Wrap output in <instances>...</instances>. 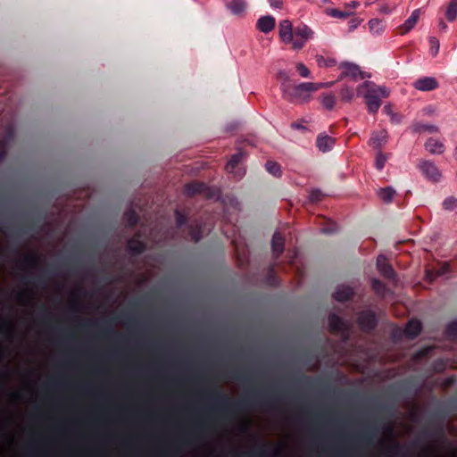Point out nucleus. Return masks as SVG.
<instances>
[{
	"label": "nucleus",
	"mask_w": 457,
	"mask_h": 457,
	"mask_svg": "<svg viewBox=\"0 0 457 457\" xmlns=\"http://www.w3.org/2000/svg\"><path fill=\"white\" fill-rule=\"evenodd\" d=\"M280 394L274 391H251L241 399L230 402L228 396L217 388L208 391V397L212 405V413L219 420H227L255 406L274 407L280 403Z\"/></svg>",
	"instance_id": "obj_1"
},
{
	"label": "nucleus",
	"mask_w": 457,
	"mask_h": 457,
	"mask_svg": "<svg viewBox=\"0 0 457 457\" xmlns=\"http://www.w3.org/2000/svg\"><path fill=\"white\" fill-rule=\"evenodd\" d=\"M331 83H312L302 82L298 85L282 83L281 88L283 97L289 102L305 100L309 97V93L317 91L323 87H328Z\"/></svg>",
	"instance_id": "obj_2"
},
{
	"label": "nucleus",
	"mask_w": 457,
	"mask_h": 457,
	"mask_svg": "<svg viewBox=\"0 0 457 457\" xmlns=\"http://www.w3.org/2000/svg\"><path fill=\"white\" fill-rule=\"evenodd\" d=\"M417 168L428 180L433 183L438 182L441 179L439 169L431 161L420 159L417 162Z\"/></svg>",
	"instance_id": "obj_3"
},
{
	"label": "nucleus",
	"mask_w": 457,
	"mask_h": 457,
	"mask_svg": "<svg viewBox=\"0 0 457 457\" xmlns=\"http://www.w3.org/2000/svg\"><path fill=\"white\" fill-rule=\"evenodd\" d=\"M313 31L305 24H300L294 29V41L292 47L295 50L302 49L306 41L312 38Z\"/></svg>",
	"instance_id": "obj_4"
},
{
	"label": "nucleus",
	"mask_w": 457,
	"mask_h": 457,
	"mask_svg": "<svg viewBox=\"0 0 457 457\" xmlns=\"http://www.w3.org/2000/svg\"><path fill=\"white\" fill-rule=\"evenodd\" d=\"M357 324L363 332H371L378 326L376 313L372 310L361 312L357 317Z\"/></svg>",
	"instance_id": "obj_5"
},
{
	"label": "nucleus",
	"mask_w": 457,
	"mask_h": 457,
	"mask_svg": "<svg viewBox=\"0 0 457 457\" xmlns=\"http://www.w3.org/2000/svg\"><path fill=\"white\" fill-rule=\"evenodd\" d=\"M328 320V328L332 334L345 336L347 338L349 327L341 317L335 313H330Z\"/></svg>",
	"instance_id": "obj_6"
},
{
	"label": "nucleus",
	"mask_w": 457,
	"mask_h": 457,
	"mask_svg": "<svg viewBox=\"0 0 457 457\" xmlns=\"http://www.w3.org/2000/svg\"><path fill=\"white\" fill-rule=\"evenodd\" d=\"M184 194L190 197L197 195H203L207 198H211L212 196L211 188L205 183L200 181L187 183L185 186Z\"/></svg>",
	"instance_id": "obj_7"
},
{
	"label": "nucleus",
	"mask_w": 457,
	"mask_h": 457,
	"mask_svg": "<svg viewBox=\"0 0 457 457\" xmlns=\"http://www.w3.org/2000/svg\"><path fill=\"white\" fill-rule=\"evenodd\" d=\"M297 384L302 386L313 389L327 390L330 388V385L328 382H324L320 378H315L304 374L301 375L297 378Z\"/></svg>",
	"instance_id": "obj_8"
},
{
	"label": "nucleus",
	"mask_w": 457,
	"mask_h": 457,
	"mask_svg": "<svg viewBox=\"0 0 457 457\" xmlns=\"http://www.w3.org/2000/svg\"><path fill=\"white\" fill-rule=\"evenodd\" d=\"M142 234L140 231L135 233L134 237L127 242V251L133 256L139 255L146 250V243L141 240Z\"/></svg>",
	"instance_id": "obj_9"
},
{
	"label": "nucleus",
	"mask_w": 457,
	"mask_h": 457,
	"mask_svg": "<svg viewBox=\"0 0 457 457\" xmlns=\"http://www.w3.org/2000/svg\"><path fill=\"white\" fill-rule=\"evenodd\" d=\"M378 428L375 426L369 427L361 433L356 436L355 441L360 445L370 446L374 443Z\"/></svg>",
	"instance_id": "obj_10"
},
{
	"label": "nucleus",
	"mask_w": 457,
	"mask_h": 457,
	"mask_svg": "<svg viewBox=\"0 0 457 457\" xmlns=\"http://www.w3.org/2000/svg\"><path fill=\"white\" fill-rule=\"evenodd\" d=\"M368 91L364 95L365 102L367 104V108L369 112L377 113L380 105L381 101L377 95V90L367 88Z\"/></svg>",
	"instance_id": "obj_11"
},
{
	"label": "nucleus",
	"mask_w": 457,
	"mask_h": 457,
	"mask_svg": "<svg viewBox=\"0 0 457 457\" xmlns=\"http://www.w3.org/2000/svg\"><path fill=\"white\" fill-rule=\"evenodd\" d=\"M81 327L83 328H89L91 327H96L106 337L116 335V332L112 327V323L109 320H104L102 322L88 321V322L82 324Z\"/></svg>",
	"instance_id": "obj_12"
},
{
	"label": "nucleus",
	"mask_w": 457,
	"mask_h": 457,
	"mask_svg": "<svg viewBox=\"0 0 457 457\" xmlns=\"http://www.w3.org/2000/svg\"><path fill=\"white\" fill-rule=\"evenodd\" d=\"M413 87L420 91H432L436 89L439 84L433 77H423L415 80Z\"/></svg>",
	"instance_id": "obj_13"
},
{
	"label": "nucleus",
	"mask_w": 457,
	"mask_h": 457,
	"mask_svg": "<svg viewBox=\"0 0 457 457\" xmlns=\"http://www.w3.org/2000/svg\"><path fill=\"white\" fill-rule=\"evenodd\" d=\"M279 37L287 44H292L294 41V29L288 20L281 21L279 23Z\"/></svg>",
	"instance_id": "obj_14"
},
{
	"label": "nucleus",
	"mask_w": 457,
	"mask_h": 457,
	"mask_svg": "<svg viewBox=\"0 0 457 457\" xmlns=\"http://www.w3.org/2000/svg\"><path fill=\"white\" fill-rule=\"evenodd\" d=\"M420 9L414 10L411 12V16L404 21V23H403L402 25H400L397 28L398 33L400 35H405L406 33L411 31L417 24L419 18H420Z\"/></svg>",
	"instance_id": "obj_15"
},
{
	"label": "nucleus",
	"mask_w": 457,
	"mask_h": 457,
	"mask_svg": "<svg viewBox=\"0 0 457 457\" xmlns=\"http://www.w3.org/2000/svg\"><path fill=\"white\" fill-rule=\"evenodd\" d=\"M354 295L353 289L349 286L340 285L333 294L336 301L345 303L349 301Z\"/></svg>",
	"instance_id": "obj_16"
},
{
	"label": "nucleus",
	"mask_w": 457,
	"mask_h": 457,
	"mask_svg": "<svg viewBox=\"0 0 457 457\" xmlns=\"http://www.w3.org/2000/svg\"><path fill=\"white\" fill-rule=\"evenodd\" d=\"M377 267L380 274L387 279H395V272L393 267L386 262V260L383 256H378L377 260Z\"/></svg>",
	"instance_id": "obj_17"
},
{
	"label": "nucleus",
	"mask_w": 457,
	"mask_h": 457,
	"mask_svg": "<svg viewBox=\"0 0 457 457\" xmlns=\"http://www.w3.org/2000/svg\"><path fill=\"white\" fill-rule=\"evenodd\" d=\"M421 329V322L418 320L413 319L407 323L403 333L408 339L412 340L415 339L420 334Z\"/></svg>",
	"instance_id": "obj_18"
},
{
	"label": "nucleus",
	"mask_w": 457,
	"mask_h": 457,
	"mask_svg": "<svg viewBox=\"0 0 457 457\" xmlns=\"http://www.w3.org/2000/svg\"><path fill=\"white\" fill-rule=\"evenodd\" d=\"M275 25H276L275 18L270 15H266V16L261 17L257 21L256 28L263 33H269L274 29Z\"/></svg>",
	"instance_id": "obj_19"
},
{
	"label": "nucleus",
	"mask_w": 457,
	"mask_h": 457,
	"mask_svg": "<svg viewBox=\"0 0 457 457\" xmlns=\"http://www.w3.org/2000/svg\"><path fill=\"white\" fill-rule=\"evenodd\" d=\"M271 248L275 259H278L285 249V238L279 232H275L271 240Z\"/></svg>",
	"instance_id": "obj_20"
},
{
	"label": "nucleus",
	"mask_w": 457,
	"mask_h": 457,
	"mask_svg": "<svg viewBox=\"0 0 457 457\" xmlns=\"http://www.w3.org/2000/svg\"><path fill=\"white\" fill-rule=\"evenodd\" d=\"M335 144V139L324 133L317 137L316 145L320 151L326 153L332 149Z\"/></svg>",
	"instance_id": "obj_21"
},
{
	"label": "nucleus",
	"mask_w": 457,
	"mask_h": 457,
	"mask_svg": "<svg viewBox=\"0 0 457 457\" xmlns=\"http://www.w3.org/2000/svg\"><path fill=\"white\" fill-rule=\"evenodd\" d=\"M342 70L340 77H351L353 80L357 79L360 73V67L352 62H343L340 64Z\"/></svg>",
	"instance_id": "obj_22"
},
{
	"label": "nucleus",
	"mask_w": 457,
	"mask_h": 457,
	"mask_svg": "<svg viewBox=\"0 0 457 457\" xmlns=\"http://www.w3.org/2000/svg\"><path fill=\"white\" fill-rule=\"evenodd\" d=\"M387 139V132L384 129L378 132H373L371 137L370 138L369 144L374 149H380L386 143Z\"/></svg>",
	"instance_id": "obj_23"
},
{
	"label": "nucleus",
	"mask_w": 457,
	"mask_h": 457,
	"mask_svg": "<svg viewBox=\"0 0 457 457\" xmlns=\"http://www.w3.org/2000/svg\"><path fill=\"white\" fill-rule=\"evenodd\" d=\"M424 146L425 149L431 154H441L445 152V145L434 137H429L426 141Z\"/></svg>",
	"instance_id": "obj_24"
},
{
	"label": "nucleus",
	"mask_w": 457,
	"mask_h": 457,
	"mask_svg": "<svg viewBox=\"0 0 457 457\" xmlns=\"http://www.w3.org/2000/svg\"><path fill=\"white\" fill-rule=\"evenodd\" d=\"M227 9L234 15H239L245 9V0H223Z\"/></svg>",
	"instance_id": "obj_25"
},
{
	"label": "nucleus",
	"mask_w": 457,
	"mask_h": 457,
	"mask_svg": "<svg viewBox=\"0 0 457 457\" xmlns=\"http://www.w3.org/2000/svg\"><path fill=\"white\" fill-rule=\"evenodd\" d=\"M410 129L411 130V132L413 133H423L425 131H428V133H437L438 132V128L435 125H431V124H424V123H421V122H413L411 127H410Z\"/></svg>",
	"instance_id": "obj_26"
},
{
	"label": "nucleus",
	"mask_w": 457,
	"mask_h": 457,
	"mask_svg": "<svg viewBox=\"0 0 457 457\" xmlns=\"http://www.w3.org/2000/svg\"><path fill=\"white\" fill-rule=\"evenodd\" d=\"M272 454L271 448L267 444H262L258 448L248 453L247 455H240V457H268Z\"/></svg>",
	"instance_id": "obj_27"
},
{
	"label": "nucleus",
	"mask_w": 457,
	"mask_h": 457,
	"mask_svg": "<svg viewBox=\"0 0 457 457\" xmlns=\"http://www.w3.org/2000/svg\"><path fill=\"white\" fill-rule=\"evenodd\" d=\"M361 88H370L377 90V95L382 97H387L389 96L388 89L384 86H376L372 81H364L361 85L358 87V89Z\"/></svg>",
	"instance_id": "obj_28"
},
{
	"label": "nucleus",
	"mask_w": 457,
	"mask_h": 457,
	"mask_svg": "<svg viewBox=\"0 0 457 457\" xmlns=\"http://www.w3.org/2000/svg\"><path fill=\"white\" fill-rule=\"evenodd\" d=\"M450 271V267L447 263H445L441 268L438 270H426V278L432 282L436 278L443 276Z\"/></svg>",
	"instance_id": "obj_29"
},
{
	"label": "nucleus",
	"mask_w": 457,
	"mask_h": 457,
	"mask_svg": "<svg viewBox=\"0 0 457 457\" xmlns=\"http://www.w3.org/2000/svg\"><path fill=\"white\" fill-rule=\"evenodd\" d=\"M124 220L126 226L131 228L137 224L139 216L135 210L129 209L124 212Z\"/></svg>",
	"instance_id": "obj_30"
},
{
	"label": "nucleus",
	"mask_w": 457,
	"mask_h": 457,
	"mask_svg": "<svg viewBox=\"0 0 457 457\" xmlns=\"http://www.w3.org/2000/svg\"><path fill=\"white\" fill-rule=\"evenodd\" d=\"M395 195V190L392 187H386L378 191V196L386 204L391 203Z\"/></svg>",
	"instance_id": "obj_31"
},
{
	"label": "nucleus",
	"mask_w": 457,
	"mask_h": 457,
	"mask_svg": "<svg viewBox=\"0 0 457 457\" xmlns=\"http://www.w3.org/2000/svg\"><path fill=\"white\" fill-rule=\"evenodd\" d=\"M445 18L448 21H454L457 18V0H451L445 10Z\"/></svg>",
	"instance_id": "obj_32"
},
{
	"label": "nucleus",
	"mask_w": 457,
	"mask_h": 457,
	"mask_svg": "<svg viewBox=\"0 0 457 457\" xmlns=\"http://www.w3.org/2000/svg\"><path fill=\"white\" fill-rule=\"evenodd\" d=\"M244 154L242 152L236 153L230 158L226 165V170L228 172H232L235 168L238 165L243 158Z\"/></svg>",
	"instance_id": "obj_33"
},
{
	"label": "nucleus",
	"mask_w": 457,
	"mask_h": 457,
	"mask_svg": "<svg viewBox=\"0 0 457 457\" xmlns=\"http://www.w3.org/2000/svg\"><path fill=\"white\" fill-rule=\"evenodd\" d=\"M387 453L392 457H404L403 446L395 442L387 448Z\"/></svg>",
	"instance_id": "obj_34"
},
{
	"label": "nucleus",
	"mask_w": 457,
	"mask_h": 457,
	"mask_svg": "<svg viewBox=\"0 0 457 457\" xmlns=\"http://www.w3.org/2000/svg\"><path fill=\"white\" fill-rule=\"evenodd\" d=\"M322 220H324V225H323V227L320 228L321 233L327 234V235H331V234H334L335 232H337V225L334 221H332L330 220H326L324 218H322Z\"/></svg>",
	"instance_id": "obj_35"
},
{
	"label": "nucleus",
	"mask_w": 457,
	"mask_h": 457,
	"mask_svg": "<svg viewBox=\"0 0 457 457\" xmlns=\"http://www.w3.org/2000/svg\"><path fill=\"white\" fill-rule=\"evenodd\" d=\"M445 335L449 340L457 338V320L452 321L446 326Z\"/></svg>",
	"instance_id": "obj_36"
},
{
	"label": "nucleus",
	"mask_w": 457,
	"mask_h": 457,
	"mask_svg": "<svg viewBox=\"0 0 457 457\" xmlns=\"http://www.w3.org/2000/svg\"><path fill=\"white\" fill-rule=\"evenodd\" d=\"M369 27L371 33L378 35L384 30V24L378 19H372L369 21Z\"/></svg>",
	"instance_id": "obj_37"
},
{
	"label": "nucleus",
	"mask_w": 457,
	"mask_h": 457,
	"mask_svg": "<svg viewBox=\"0 0 457 457\" xmlns=\"http://www.w3.org/2000/svg\"><path fill=\"white\" fill-rule=\"evenodd\" d=\"M120 320L128 326L137 328L138 326L137 319L129 312H123L119 316Z\"/></svg>",
	"instance_id": "obj_38"
},
{
	"label": "nucleus",
	"mask_w": 457,
	"mask_h": 457,
	"mask_svg": "<svg viewBox=\"0 0 457 457\" xmlns=\"http://www.w3.org/2000/svg\"><path fill=\"white\" fill-rule=\"evenodd\" d=\"M55 273H56L55 268L54 266H49L44 274L37 276L36 278H33V281H31V282L37 286L45 285L46 284L45 275H54Z\"/></svg>",
	"instance_id": "obj_39"
},
{
	"label": "nucleus",
	"mask_w": 457,
	"mask_h": 457,
	"mask_svg": "<svg viewBox=\"0 0 457 457\" xmlns=\"http://www.w3.org/2000/svg\"><path fill=\"white\" fill-rule=\"evenodd\" d=\"M265 169L270 174H272L273 176H280V165L276 162L268 161L265 164Z\"/></svg>",
	"instance_id": "obj_40"
},
{
	"label": "nucleus",
	"mask_w": 457,
	"mask_h": 457,
	"mask_svg": "<svg viewBox=\"0 0 457 457\" xmlns=\"http://www.w3.org/2000/svg\"><path fill=\"white\" fill-rule=\"evenodd\" d=\"M22 262L29 267H37L39 264V256L36 253H29L23 257Z\"/></svg>",
	"instance_id": "obj_41"
},
{
	"label": "nucleus",
	"mask_w": 457,
	"mask_h": 457,
	"mask_svg": "<svg viewBox=\"0 0 457 457\" xmlns=\"http://www.w3.org/2000/svg\"><path fill=\"white\" fill-rule=\"evenodd\" d=\"M371 286H372V289L378 295H380V296L385 295L386 287L383 282H381L378 279H373Z\"/></svg>",
	"instance_id": "obj_42"
},
{
	"label": "nucleus",
	"mask_w": 457,
	"mask_h": 457,
	"mask_svg": "<svg viewBox=\"0 0 457 457\" xmlns=\"http://www.w3.org/2000/svg\"><path fill=\"white\" fill-rule=\"evenodd\" d=\"M341 100L344 102H350L353 97V89L350 87L345 86L339 92Z\"/></svg>",
	"instance_id": "obj_43"
},
{
	"label": "nucleus",
	"mask_w": 457,
	"mask_h": 457,
	"mask_svg": "<svg viewBox=\"0 0 457 457\" xmlns=\"http://www.w3.org/2000/svg\"><path fill=\"white\" fill-rule=\"evenodd\" d=\"M335 96L331 94L322 96L321 104L327 110H332L335 106Z\"/></svg>",
	"instance_id": "obj_44"
},
{
	"label": "nucleus",
	"mask_w": 457,
	"mask_h": 457,
	"mask_svg": "<svg viewBox=\"0 0 457 457\" xmlns=\"http://www.w3.org/2000/svg\"><path fill=\"white\" fill-rule=\"evenodd\" d=\"M329 16L338 19H345L353 12L351 11H340L338 9H330L327 12Z\"/></svg>",
	"instance_id": "obj_45"
},
{
	"label": "nucleus",
	"mask_w": 457,
	"mask_h": 457,
	"mask_svg": "<svg viewBox=\"0 0 457 457\" xmlns=\"http://www.w3.org/2000/svg\"><path fill=\"white\" fill-rule=\"evenodd\" d=\"M323 197L324 195L320 189H312L309 194L310 202L314 204L322 201Z\"/></svg>",
	"instance_id": "obj_46"
},
{
	"label": "nucleus",
	"mask_w": 457,
	"mask_h": 457,
	"mask_svg": "<svg viewBox=\"0 0 457 457\" xmlns=\"http://www.w3.org/2000/svg\"><path fill=\"white\" fill-rule=\"evenodd\" d=\"M40 311L42 313V316H41L42 323L45 325H49L50 322L52 321V318H53L51 312L44 305L40 306Z\"/></svg>",
	"instance_id": "obj_47"
},
{
	"label": "nucleus",
	"mask_w": 457,
	"mask_h": 457,
	"mask_svg": "<svg viewBox=\"0 0 457 457\" xmlns=\"http://www.w3.org/2000/svg\"><path fill=\"white\" fill-rule=\"evenodd\" d=\"M233 378L235 380H237L242 383H249L251 381V377L244 371H236L233 374Z\"/></svg>",
	"instance_id": "obj_48"
},
{
	"label": "nucleus",
	"mask_w": 457,
	"mask_h": 457,
	"mask_svg": "<svg viewBox=\"0 0 457 457\" xmlns=\"http://www.w3.org/2000/svg\"><path fill=\"white\" fill-rule=\"evenodd\" d=\"M443 207L445 210L453 211L457 207V199L454 197H447L443 202Z\"/></svg>",
	"instance_id": "obj_49"
},
{
	"label": "nucleus",
	"mask_w": 457,
	"mask_h": 457,
	"mask_svg": "<svg viewBox=\"0 0 457 457\" xmlns=\"http://www.w3.org/2000/svg\"><path fill=\"white\" fill-rule=\"evenodd\" d=\"M8 144L4 138L0 139V163L4 161L7 156Z\"/></svg>",
	"instance_id": "obj_50"
},
{
	"label": "nucleus",
	"mask_w": 457,
	"mask_h": 457,
	"mask_svg": "<svg viewBox=\"0 0 457 457\" xmlns=\"http://www.w3.org/2000/svg\"><path fill=\"white\" fill-rule=\"evenodd\" d=\"M386 162V156L384 154L379 152L377 154L376 160H375L376 168L378 170H381L385 167Z\"/></svg>",
	"instance_id": "obj_51"
},
{
	"label": "nucleus",
	"mask_w": 457,
	"mask_h": 457,
	"mask_svg": "<svg viewBox=\"0 0 457 457\" xmlns=\"http://www.w3.org/2000/svg\"><path fill=\"white\" fill-rule=\"evenodd\" d=\"M430 52L433 56L436 55L439 51V40L435 37H429Z\"/></svg>",
	"instance_id": "obj_52"
},
{
	"label": "nucleus",
	"mask_w": 457,
	"mask_h": 457,
	"mask_svg": "<svg viewBox=\"0 0 457 457\" xmlns=\"http://www.w3.org/2000/svg\"><path fill=\"white\" fill-rule=\"evenodd\" d=\"M175 214H176V225L178 228H181L182 226L187 224V218L185 214L179 212V211H177Z\"/></svg>",
	"instance_id": "obj_53"
},
{
	"label": "nucleus",
	"mask_w": 457,
	"mask_h": 457,
	"mask_svg": "<svg viewBox=\"0 0 457 457\" xmlns=\"http://www.w3.org/2000/svg\"><path fill=\"white\" fill-rule=\"evenodd\" d=\"M316 61L320 67L332 66L335 63L334 60H327L322 55H318Z\"/></svg>",
	"instance_id": "obj_54"
},
{
	"label": "nucleus",
	"mask_w": 457,
	"mask_h": 457,
	"mask_svg": "<svg viewBox=\"0 0 457 457\" xmlns=\"http://www.w3.org/2000/svg\"><path fill=\"white\" fill-rule=\"evenodd\" d=\"M296 70L303 78H308L310 76L309 69L302 62L296 64Z\"/></svg>",
	"instance_id": "obj_55"
},
{
	"label": "nucleus",
	"mask_w": 457,
	"mask_h": 457,
	"mask_svg": "<svg viewBox=\"0 0 457 457\" xmlns=\"http://www.w3.org/2000/svg\"><path fill=\"white\" fill-rule=\"evenodd\" d=\"M202 237V231L199 228L192 230V238L195 242H198Z\"/></svg>",
	"instance_id": "obj_56"
},
{
	"label": "nucleus",
	"mask_w": 457,
	"mask_h": 457,
	"mask_svg": "<svg viewBox=\"0 0 457 457\" xmlns=\"http://www.w3.org/2000/svg\"><path fill=\"white\" fill-rule=\"evenodd\" d=\"M291 128L293 129H298V130H303V131L307 130V128L303 123L298 122V121L292 122Z\"/></svg>",
	"instance_id": "obj_57"
},
{
	"label": "nucleus",
	"mask_w": 457,
	"mask_h": 457,
	"mask_svg": "<svg viewBox=\"0 0 457 457\" xmlns=\"http://www.w3.org/2000/svg\"><path fill=\"white\" fill-rule=\"evenodd\" d=\"M207 428V420H204L201 422H199L195 428V432H203Z\"/></svg>",
	"instance_id": "obj_58"
},
{
	"label": "nucleus",
	"mask_w": 457,
	"mask_h": 457,
	"mask_svg": "<svg viewBox=\"0 0 457 457\" xmlns=\"http://www.w3.org/2000/svg\"><path fill=\"white\" fill-rule=\"evenodd\" d=\"M278 79H283L286 84H290L289 77L286 71H280L278 74Z\"/></svg>",
	"instance_id": "obj_59"
},
{
	"label": "nucleus",
	"mask_w": 457,
	"mask_h": 457,
	"mask_svg": "<svg viewBox=\"0 0 457 457\" xmlns=\"http://www.w3.org/2000/svg\"><path fill=\"white\" fill-rule=\"evenodd\" d=\"M359 24H360V21H358L357 19H352L348 22L349 30L352 31V30L355 29L358 27Z\"/></svg>",
	"instance_id": "obj_60"
},
{
	"label": "nucleus",
	"mask_w": 457,
	"mask_h": 457,
	"mask_svg": "<svg viewBox=\"0 0 457 457\" xmlns=\"http://www.w3.org/2000/svg\"><path fill=\"white\" fill-rule=\"evenodd\" d=\"M269 3L271 7L281 8L283 4V0H269Z\"/></svg>",
	"instance_id": "obj_61"
},
{
	"label": "nucleus",
	"mask_w": 457,
	"mask_h": 457,
	"mask_svg": "<svg viewBox=\"0 0 457 457\" xmlns=\"http://www.w3.org/2000/svg\"><path fill=\"white\" fill-rule=\"evenodd\" d=\"M358 6H359V3H358V2H356V1H353V2H351L350 4H348L346 5V8H347V9H354V8H356V7H358Z\"/></svg>",
	"instance_id": "obj_62"
},
{
	"label": "nucleus",
	"mask_w": 457,
	"mask_h": 457,
	"mask_svg": "<svg viewBox=\"0 0 457 457\" xmlns=\"http://www.w3.org/2000/svg\"><path fill=\"white\" fill-rule=\"evenodd\" d=\"M438 27L441 30H445L447 29V25L443 20L439 21Z\"/></svg>",
	"instance_id": "obj_63"
},
{
	"label": "nucleus",
	"mask_w": 457,
	"mask_h": 457,
	"mask_svg": "<svg viewBox=\"0 0 457 457\" xmlns=\"http://www.w3.org/2000/svg\"><path fill=\"white\" fill-rule=\"evenodd\" d=\"M359 77H360L361 79L370 78V73H368V72H366V71H361L360 70Z\"/></svg>",
	"instance_id": "obj_64"
}]
</instances>
